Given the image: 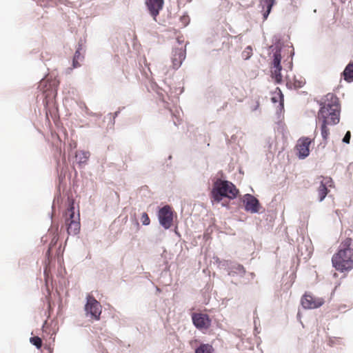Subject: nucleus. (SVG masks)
<instances>
[{
	"label": "nucleus",
	"mask_w": 353,
	"mask_h": 353,
	"mask_svg": "<svg viewBox=\"0 0 353 353\" xmlns=\"http://www.w3.org/2000/svg\"><path fill=\"white\" fill-rule=\"evenodd\" d=\"M73 58L79 60H82L83 59V57L81 56V48H78L76 50Z\"/></svg>",
	"instance_id": "obj_26"
},
{
	"label": "nucleus",
	"mask_w": 353,
	"mask_h": 353,
	"mask_svg": "<svg viewBox=\"0 0 353 353\" xmlns=\"http://www.w3.org/2000/svg\"><path fill=\"white\" fill-rule=\"evenodd\" d=\"M312 140L308 137H301L296 145L297 155L300 159H305L310 154V145Z\"/></svg>",
	"instance_id": "obj_9"
},
{
	"label": "nucleus",
	"mask_w": 353,
	"mask_h": 353,
	"mask_svg": "<svg viewBox=\"0 0 353 353\" xmlns=\"http://www.w3.org/2000/svg\"><path fill=\"white\" fill-rule=\"evenodd\" d=\"M79 59L73 58V60H72V68H77L80 66V63H79Z\"/></svg>",
	"instance_id": "obj_28"
},
{
	"label": "nucleus",
	"mask_w": 353,
	"mask_h": 353,
	"mask_svg": "<svg viewBox=\"0 0 353 353\" xmlns=\"http://www.w3.org/2000/svg\"><path fill=\"white\" fill-rule=\"evenodd\" d=\"M197 343V340L191 341L190 342V345H194V343Z\"/></svg>",
	"instance_id": "obj_29"
},
{
	"label": "nucleus",
	"mask_w": 353,
	"mask_h": 353,
	"mask_svg": "<svg viewBox=\"0 0 353 353\" xmlns=\"http://www.w3.org/2000/svg\"><path fill=\"white\" fill-rule=\"evenodd\" d=\"M90 154L88 151L79 150L77 151L75 154V158L79 164L87 163Z\"/></svg>",
	"instance_id": "obj_17"
},
{
	"label": "nucleus",
	"mask_w": 353,
	"mask_h": 353,
	"mask_svg": "<svg viewBox=\"0 0 353 353\" xmlns=\"http://www.w3.org/2000/svg\"><path fill=\"white\" fill-rule=\"evenodd\" d=\"M85 311L87 316H90L92 319L99 321L102 311V307L99 301L92 296L88 295L87 302L85 305Z\"/></svg>",
	"instance_id": "obj_5"
},
{
	"label": "nucleus",
	"mask_w": 353,
	"mask_h": 353,
	"mask_svg": "<svg viewBox=\"0 0 353 353\" xmlns=\"http://www.w3.org/2000/svg\"><path fill=\"white\" fill-rule=\"evenodd\" d=\"M30 343L35 345L38 349L42 346V341L39 336H33L30 338Z\"/></svg>",
	"instance_id": "obj_22"
},
{
	"label": "nucleus",
	"mask_w": 353,
	"mask_h": 353,
	"mask_svg": "<svg viewBox=\"0 0 353 353\" xmlns=\"http://www.w3.org/2000/svg\"><path fill=\"white\" fill-rule=\"evenodd\" d=\"M344 79L347 82L353 81V62L349 63L343 72Z\"/></svg>",
	"instance_id": "obj_20"
},
{
	"label": "nucleus",
	"mask_w": 353,
	"mask_h": 353,
	"mask_svg": "<svg viewBox=\"0 0 353 353\" xmlns=\"http://www.w3.org/2000/svg\"><path fill=\"white\" fill-rule=\"evenodd\" d=\"M245 274V269L242 265L237 264L232 266L230 268L228 274L234 276L239 275L240 276H243Z\"/></svg>",
	"instance_id": "obj_18"
},
{
	"label": "nucleus",
	"mask_w": 353,
	"mask_h": 353,
	"mask_svg": "<svg viewBox=\"0 0 353 353\" xmlns=\"http://www.w3.org/2000/svg\"><path fill=\"white\" fill-rule=\"evenodd\" d=\"M141 219L143 225H148L150 224V219L147 213L143 212Z\"/></svg>",
	"instance_id": "obj_24"
},
{
	"label": "nucleus",
	"mask_w": 353,
	"mask_h": 353,
	"mask_svg": "<svg viewBox=\"0 0 353 353\" xmlns=\"http://www.w3.org/2000/svg\"><path fill=\"white\" fill-rule=\"evenodd\" d=\"M301 301L305 309H315L321 306L324 303L323 299L315 297L310 293H305L302 296Z\"/></svg>",
	"instance_id": "obj_8"
},
{
	"label": "nucleus",
	"mask_w": 353,
	"mask_h": 353,
	"mask_svg": "<svg viewBox=\"0 0 353 353\" xmlns=\"http://www.w3.org/2000/svg\"><path fill=\"white\" fill-rule=\"evenodd\" d=\"M271 100L274 103H279L281 109L283 108V95L279 88H276V90L273 92V96L272 97Z\"/></svg>",
	"instance_id": "obj_19"
},
{
	"label": "nucleus",
	"mask_w": 353,
	"mask_h": 353,
	"mask_svg": "<svg viewBox=\"0 0 353 353\" xmlns=\"http://www.w3.org/2000/svg\"><path fill=\"white\" fill-rule=\"evenodd\" d=\"M321 178L323 180L321 181L320 185L318 188V194L319 197V201H322L327 194H328L327 186H331V183H332V180L331 178H324L321 176Z\"/></svg>",
	"instance_id": "obj_14"
},
{
	"label": "nucleus",
	"mask_w": 353,
	"mask_h": 353,
	"mask_svg": "<svg viewBox=\"0 0 353 353\" xmlns=\"http://www.w3.org/2000/svg\"><path fill=\"white\" fill-rule=\"evenodd\" d=\"M282 59L281 50H276L274 53V59L271 65L270 72L271 77L274 79L277 83H281L283 81V75L281 74L282 66L281 61Z\"/></svg>",
	"instance_id": "obj_6"
},
{
	"label": "nucleus",
	"mask_w": 353,
	"mask_h": 353,
	"mask_svg": "<svg viewBox=\"0 0 353 353\" xmlns=\"http://www.w3.org/2000/svg\"><path fill=\"white\" fill-rule=\"evenodd\" d=\"M275 3L276 0H259V6L261 7L263 20H266L268 19L272 8Z\"/></svg>",
	"instance_id": "obj_15"
},
{
	"label": "nucleus",
	"mask_w": 353,
	"mask_h": 353,
	"mask_svg": "<svg viewBox=\"0 0 353 353\" xmlns=\"http://www.w3.org/2000/svg\"><path fill=\"white\" fill-rule=\"evenodd\" d=\"M350 137H351V133L350 131H347L345 135V137H343V141L345 143H350Z\"/></svg>",
	"instance_id": "obj_27"
},
{
	"label": "nucleus",
	"mask_w": 353,
	"mask_h": 353,
	"mask_svg": "<svg viewBox=\"0 0 353 353\" xmlns=\"http://www.w3.org/2000/svg\"><path fill=\"white\" fill-rule=\"evenodd\" d=\"M214 349L209 344H201L195 350V353H213Z\"/></svg>",
	"instance_id": "obj_21"
},
{
	"label": "nucleus",
	"mask_w": 353,
	"mask_h": 353,
	"mask_svg": "<svg viewBox=\"0 0 353 353\" xmlns=\"http://www.w3.org/2000/svg\"><path fill=\"white\" fill-rule=\"evenodd\" d=\"M160 224L165 229L170 228L172 225L173 212L169 205H165L159 212Z\"/></svg>",
	"instance_id": "obj_7"
},
{
	"label": "nucleus",
	"mask_w": 353,
	"mask_h": 353,
	"mask_svg": "<svg viewBox=\"0 0 353 353\" xmlns=\"http://www.w3.org/2000/svg\"><path fill=\"white\" fill-rule=\"evenodd\" d=\"M332 263L341 272L353 268V241L351 238H346L341 243L339 250L332 256Z\"/></svg>",
	"instance_id": "obj_2"
},
{
	"label": "nucleus",
	"mask_w": 353,
	"mask_h": 353,
	"mask_svg": "<svg viewBox=\"0 0 353 353\" xmlns=\"http://www.w3.org/2000/svg\"><path fill=\"white\" fill-rule=\"evenodd\" d=\"M192 319L194 326L199 330H207L211 325V320L206 314L193 313Z\"/></svg>",
	"instance_id": "obj_10"
},
{
	"label": "nucleus",
	"mask_w": 353,
	"mask_h": 353,
	"mask_svg": "<svg viewBox=\"0 0 353 353\" xmlns=\"http://www.w3.org/2000/svg\"><path fill=\"white\" fill-rule=\"evenodd\" d=\"M290 68H292V61H290Z\"/></svg>",
	"instance_id": "obj_30"
},
{
	"label": "nucleus",
	"mask_w": 353,
	"mask_h": 353,
	"mask_svg": "<svg viewBox=\"0 0 353 353\" xmlns=\"http://www.w3.org/2000/svg\"><path fill=\"white\" fill-rule=\"evenodd\" d=\"M65 223L67 226V232L69 235L77 234L80 231L79 214L75 215L74 202L72 201L70 207L64 213Z\"/></svg>",
	"instance_id": "obj_4"
},
{
	"label": "nucleus",
	"mask_w": 353,
	"mask_h": 353,
	"mask_svg": "<svg viewBox=\"0 0 353 353\" xmlns=\"http://www.w3.org/2000/svg\"><path fill=\"white\" fill-rule=\"evenodd\" d=\"M305 84V80L302 77H294L292 80L287 79L286 85L290 89H299Z\"/></svg>",
	"instance_id": "obj_16"
},
{
	"label": "nucleus",
	"mask_w": 353,
	"mask_h": 353,
	"mask_svg": "<svg viewBox=\"0 0 353 353\" xmlns=\"http://www.w3.org/2000/svg\"><path fill=\"white\" fill-rule=\"evenodd\" d=\"M164 0H146L145 4L154 21L163 7Z\"/></svg>",
	"instance_id": "obj_11"
},
{
	"label": "nucleus",
	"mask_w": 353,
	"mask_h": 353,
	"mask_svg": "<svg viewBox=\"0 0 353 353\" xmlns=\"http://www.w3.org/2000/svg\"><path fill=\"white\" fill-rule=\"evenodd\" d=\"M252 55V48L248 46L242 52V57L244 59H248Z\"/></svg>",
	"instance_id": "obj_23"
},
{
	"label": "nucleus",
	"mask_w": 353,
	"mask_h": 353,
	"mask_svg": "<svg viewBox=\"0 0 353 353\" xmlns=\"http://www.w3.org/2000/svg\"><path fill=\"white\" fill-rule=\"evenodd\" d=\"M185 58V52L181 48L175 49L173 51L172 62L174 69H178Z\"/></svg>",
	"instance_id": "obj_13"
},
{
	"label": "nucleus",
	"mask_w": 353,
	"mask_h": 353,
	"mask_svg": "<svg viewBox=\"0 0 353 353\" xmlns=\"http://www.w3.org/2000/svg\"><path fill=\"white\" fill-rule=\"evenodd\" d=\"M238 194L239 190L232 182L217 179L211 192V199L212 202L219 203L223 197L234 199Z\"/></svg>",
	"instance_id": "obj_3"
},
{
	"label": "nucleus",
	"mask_w": 353,
	"mask_h": 353,
	"mask_svg": "<svg viewBox=\"0 0 353 353\" xmlns=\"http://www.w3.org/2000/svg\"><path fill=\"white\" fill-rule=\"evenodd\" d=\"M245 209L248 212L256 213L259 211L260 203L259 200L254 196L247 194L244 199Z\"/></svg>",
	"instance_id": "obj_12"
},
{
	"label": "nucleus",
	"mask_w": 353,
	"mask_h": 353,
	"mask_svg": "<svg viewBox=\"0 0 353 353\" xmlns=\"http://www.w3.org/2000/svg\"><path fill=\"white\" fill-rule=\"evenodd\" d=\"M317 123L320 125L323 139L327 142L330 135L327 125H334L340 121V104L339 99L332 93L325 96V102L319 110Z\"/></svg>",
	"instance_id": "obj_1"
},
{
	"label": "nucleus",
	"mask_w": 353,
	"mask_h": 353,
	"mask_svg": "<svg viewBox=\"0 0 353 353\" xmlns=\"http://www.w3.org/2000/svg\"><path fill=\"white\" fill-rule=\"evenodd\" d=\"M47 83H48V81L47 80H45V79H43L40 81V84L39 85V88H40L41 90H42L43 92H46V90L44 89L43 87H46L47 86Z\"/></svg>",
	"instance_id": "obj_25"
}]
</instances>
